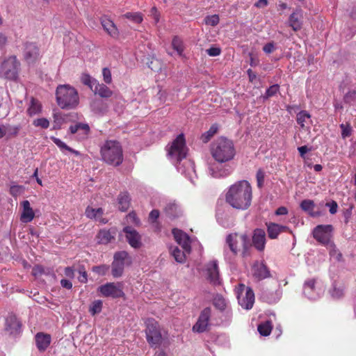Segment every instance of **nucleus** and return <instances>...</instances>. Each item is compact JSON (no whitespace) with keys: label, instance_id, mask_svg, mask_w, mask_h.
<instances>
[{"label":"nucleus","instance_id":"nucleus-1","mask_svg":"<svg viewBox=\"0 0 356 356\" xmlns=\"http://www.w3.org/2000/svg\"><path fill=\"white\" fill-rule=\"evenodd\" d=\"M167 151L169 159L177 170L193 182L196 177L194 163L186 159L187 148L184 135L179 134L167 147Z\"/></svg>","mask_w":356,"mask_h":356},{"label":"nucleus","instance_id":"nucleus-2","mask_svg":"<svg viewBox=\"0 0 356 356\" xmlns=\"http://www.w3.org/2000/svg\"><path fill=\"white\" fill-rule=\"evenodd\" d=\"M252 198V187L248 181H238L228 188L225 200L232 208L246 210L251 204Z\"/></svg>","mask_w":356,"mask_h":356},{"label":"nucleus","instance_id":"nucleus-3","mask_svg":"<svg viewBox=\"0 0 356 356\" xmlns=\"http://www.w3.org/2000/svg\"><path fill=\"white\" fill-rule=\"evenodd\" d=\"M56 97L58 105L63 109L75 108L79 102L77 90L68 84L58 86Z\"/></svg>","mask_w":356,"mask_h":356},{"label":"nucleus","instance_id":"nucleus-4","mask_svg":"<svg viewBox=\"0 0 356 356\" xmlns=\"http://www.w3.org/2000/svg\"><path fill=\"white\" fill-rule=\"evenodd\" d=\"M211 152L213 158L218 163H226L233 159L235 155L233 143L223 137L213 143Z\"/></svg>","mask_w":356,"mask_h":356},{"label":"nucleus","instance_id":"nucleus-5","mask_svg":"<svg viewBox=\"0 0 356 356\" xmlns=\"http://www.w3.org/2000/svg\"><path fill=\"white\" fill-rule=\"evenodd\" d=\"M102 160L106 163L118 166L123 161L122 149L115 140H107L101 147Z\"/></svg>","mask_w":356,"mask_h":356},{"label":"nucleus","instance_id":"nucleus-6","mask_svg":"<svg viewBox=\"0 0 356 356\" xmlns=\"http://www.w3.org/2000/svg\"><path fill=\"white\" fill-rule=\"evenodd\" d=\"M172 234L176 242L181 246L184 251H181L177 247H170V254L175 261L179 263H184L186 259L185 253H189L191 251V239L189 236L178 229H173Z\"/></svg>","mask_w":356,"mask_h":356},{"label":"nucleus","instance_id":"nucleus-7","mask_svg":"<svg viewBox=\"0 0 356 356\" xmlns=\"http://www.w3.org/2000/svg\"><path fill=\"white\" fill-rule=\"evenodd\" d=\"M227 244L233 255L241 252L245 256L251 246L249 237L245 234H231L226 239Z\"/></svg>","mask_w":356,"mask_h":356},{"label":"nucleus","instance_id":"nucleus-8","mask_svg":"<svg viewBox=\"0 0 356 356\" xmlns=\"http://www.w3.org/2000/svg\"><path fill=\"white\" fill-rule=\"evenodd\" d=\"M132 263L131 257L125 251L118 252L114 254L113 261L111 265V273L114 277H120L122 275L124 267Z\"/></svg>","mask_w":356,"mask_h":356},{"label":"nucleus","instance_id":"nucleus-9","mask_svg":"<svg viewBox=\"0 0 356 356\" xmlns=\"http://www.w3.org/2000/svg\"><path fill=\"white\" fill-rule=\"evenodd\" d=\"M19 63L15 56L5 58L0 65V76L7 79L15 80L17 77Z\"/></svg>","mask_w":356,"mask_h":356},{"label":"nucleus","instance_id":"nucleus-10","mask_svg":"<svg viewBox=\"0 0 356 356\" xmlns=\"http://www.w3.org/2000/svg\"><path fill=\"white\" fill-rule=\"evenodd\" d=\"M324 291L323 284L317 279H308L304 283L303 293L308 299L317 300L324 293Z\"/></svg>","mask_w":356,"mask_h":356},{"label":"nucleus","instance_id":"nucleus-11","mask_svg":"<svg viewBox=\"0 0 356 356\" xmlns=\"http://www.w3.org/2000/svg\"><path fill=\"white\" fill-rule=\"evenodd\" d=\"M236 293L238 302L241 307L247 310L252 308L255 298L254 293L251 288L240 284L236 288Z\"/></svg>","mask_w":356,"mask_h":356},{"label":"nucleus","instance_id":"nucleus-12","mask_svg":"<svg viewBox=\"0 0 356 356\" xmlns=\"http://www.w3.org/2000/svg\"><path fill=\"white\" fill-rule=\"evenodd\" d=\"M146 339L152 347H157L161 342L162 336L159 325L154 319L149 318L146 321Z\"/></svg>","mask_w":356,"mask_h":356},{"label":"nucleus","instance_id":"nucleus-13","mask_svg":"<svg viewBox=\"0 0 356 356\" xmlns=\"http://www.w3.org/2000/svg\"><path fill=\"white\" fill-rule=\"evenodd\" d=\"M333 227L330 225H321L316 226L313 230L314 238L325 246L332 242Z\"/></svg>","mask_w":356,"mask_h":356},{"label":"nucleus","instance_id":"nucleus-14","mask_svg":"<svg viewBox=\"0 0 356 356\" xmlns=\"http://www.w3.org/2000/svg\"><path fill=\"white\" fill-rule=\"evenodd\" d=\"M98 292L104 297L113 298H120L124 296L122 284L120 283L108 282L98 287Z\"/></svg>","mask_w":356,"mask_h":356},{"label":"nucleus","instance_id":"nucleus-15","mask_svg":"<svg viewBox=\"0 0 356 356\" xmlns=\"http://www.w3.org/2000/svg\"><path fill=\"white\" fill-rule=\"evenodd\" d=\"M211 316V309L209 307L204 308L197 318L196 323L193 326L194 332L202 333L207 331L209 325V320Z\"/></svg>","mask_w":356,"mask_h":356},{"label":"nucleus","instance_id":"nucleus-16","mask_svg":"<svg viewBox=\"0 0 356 356\" xmlns=\"http://www.w3.org/2000/svg\"><path fill=\"white\" fill-rule=\"evenodd\" d=\"M204 273L211 283L213 284H220V275L216 260H212L206 264Z\"/></svg>","mask_w":356,"mask_h":356},{"label":"nucleus","instance_id":"nucleus-17","mask_svg":"<svg viewBox=\"0 0 356 356\" xmlns=\"http://www.w3.org/2000/svg\"><path fill=\"white\" fill-rule=\"evenodd\" d=\"M222 163H211L209 165V173L213 178H222L229 176L233 169L229 165H222Z\"/></svg>","mask_w":356,"mask_h":356},{"label":"nucleus","instance_id":"nucleus-18","mask_svg":"<svg viewBox=\"0 0 356 356\" xmlns=\"http://www.w3.org/2000/svg\"><path fill=\"white\" fill-rule=\"evenodd\" d=\"M282 295V290L280 285H277V287L274 290L270 289H264L262 292L261 298L264 301L273 304L280 300Z\"/></svg>","mask_w":356,"mask_h":356},{"label":"nucleus","instance_id":"nucleus-19","mask_svg":"<svg viewBox=\"0 0 356 356\" xmlns=\"http://www.w3.org/2000/svg\"><path fill=\"white\" fill-rule=\"evenodd\" d=\"M123 232L125 233L128 243L132 248L140 247L142 244L140 235L134 229L131 227H125Z\"/></svg>","mask_w":356,"mask_h":356},{"label":"nucleus","instance_id":"nucleus-20","mask_svg":"<svg viewBox=\"0 0 356 356\" xmlns=\"http://www.w3.org/2000/svg\"><path fill=\"white\" fill-rule=\"evenodd\" d=\"M21 207L20 220L24 223L31 222L35 218V213L30 202L28 200H24L21 202Z\"/></svg>","mask_w":356,"mask_h":356},{"label":"nucleus","instance_id":"nucleus-21","mask_svg":"<svg viewBox=\"0 0 356 356\" xmlns=\"http://www.w3.org/2000/svg\"><path fill=\"white\" fill-rule=\"evenodd\" d=\"M253 276L258 280H261L270 277V272L263 262H256L252 268Z\"/></svg>","mask_w":356,"mask_h":356},{"label":"nucleus","instance_id":"nucleus-22","mask_svg":"<svg viewBox=\"0 0 356 356\" xmlns=\"http://www.w3.org/2000/svg\"><path fill=\"white\" fill-rule=\"evenodd\" d=\"M35 341L37 348L40 352H43L49 346L51 337L49 334L38 332L35 336Z\"/></svg>","mask_w":356,"mask_h":356},{"label":"nucleus","instance_id":"nucleus-23","mask_svg":"<svg viewBox=\"0 0 356 356\" xmlns=\"http://www.w3.org/2000/svg\"><path fill=\"white\" fill-rule=\"evenodd\" d=\"M24 58L29 63H33L39 57V50L33 43H26L24 47Z\"/></svg>","mask_w":356,"mask_h":356},{"label":"nucleus","instance_id":"nucleus-24","mask_svg":"<svg viewBox=\"0 0 356 356\" xmlns=\"http://www.w3.org/2000/svg\"><path fill=\"white\" fill-rule=\"evenodd\" d=\"M252 243L258 250H263L266 244V233L263 229H257L252 236Z\"/></svg>","mask_w":356,"mask_h":356},{"label":"nucleus","instance_id":"nucleus-25","mask_svg":"<svg viewBox=\"0 0 356 356\" xmlns=\"http://www.w3.org/2000/svg\"><path fill=\"white\" fill-rule=\"evenodd\" d=\"M21 324L14 315H9L6 319V330L10 334H16L20 330Z\"/></svg>","mask_w":356,"mask_h":356},{"label":"nucleus","instance_id":"nucleus-26","mask_svg":"<svg viewBox=\"0 0 356 356\" xmlns=\"http://www.w3.org/2000/svg\"><path fill=\"white\" fill-rule=\"evenodd\" d=\"M302 13L300 10L293 12L289 17V26L293 31H299L302 28Z\"/></svg>","mask_w":356,"mask_h":356},{"label":"nucleus","instance_id":"nucleus-27","mask_svg":"<svg viewBox=\"0 0 356 356\" xmlns=\"http://www.w3.org/2000/svg\"><path fill=\"white\" fill-rule=\"evenodd\" d=\"M116 234L115 229L100 230L97 236V242L99 243L106 244L114 238Z\"/></svg>","mask_w":356,"mask_h":356},{"label":"nucleus","instance_id":"nucleus-28","mask_svg":"<svg viewBox=\"0 0 356 356\" xmlns=\"http://www.w3.org/2000/svg\"><path fill=\"white\" fill-rule=\"evenodd\" d=\"M345 285L341 282H334L332 284L329 293L334 299H339L344 295Z\"/></svg>","mask_w":356,"mask_h":356},{"label":"nucleus","instance_id":"nucleus-29","mask_svg":"<svg viewBox=\"0 0 356 356\" xmlns=\"http://www.w3.org/2000/svg\"><path fill=\"white\" fill-rule=\"evenodd\" d=\"M267 228L268 236L273 239L276 238L280 233L285 232L288 229V227L286 226L280 225L273 222L268 224Z\"/></svg>","mask_w":356,"mask_h":356},{"label":"nucleus","instance_id":"nucleus-30","mask_svg":"<svg viewBox=\"0 0 356 356\" xmlns=\"http://www.w3.org/2000/svg\"><path fill=\"white\" fill-rule=\"evenodd\" d=\"M104 29L112 37L115 38L118 35V30L110 19L104 17L101 21Z\"/></svg>","mask_w":356,"mask_h":356},{"label":"nucleus","instance_id":"nucleus-31","mask_svg":"<svg viewBox=\"0 0 356 356\" xmlns=\"http://www.w3.org/2000/svg\"><path fill=\"white\" fill-rule=\"evenodd\" d=\"M300 208L302 211L307 213L312 217H318L320 213L314 211L315 204L312 200H304L300 203Z\"/></svg>","mask_w":356,"mask_h":356},{"label":"nucleus","instance_id":"nucleus-32","mask_svg":"<svg viewBox=\"0 0 356 356\" xmlns=\"http://www.w3.org/2000/svg\"><path fill=\"white\" fill-rule=\"evenodd\" d=\"M95 95H98L102 97H109L112 95V91L104 84L99 83L97 81L94 85V88L91 90Z\"/></svg>","mask_w":356,"mask_h":356},{"label":"nucleus","instance_id":"nucleus-33","mask_svg":"<svg viewBox=\"0 0 356 356\" xmlns=\"http://www.w3.org/2000/svg\"><path fill=\"white\" fill-rule=\"evenodd\" d=\"M297 122L302 128H305L311 122V115L306 111H301L297 114Z\"/></svg>","mask_w":356,"mask_h":356},{"label":"nucleus","instance_id":"nucleus-34","mask_svg":"<svg viewBox=\"0 0 356 356\" xmlns=\"http://www.w3.org/2000/svg\"><path fill=\"white\" fill-rule=\"evenodd\" d=\"M119 209L125 211L129 207L130 197L127 192L121 193L118 198Z\"/></svg>","mask_w":356,"mask_h":356},{"label":"nucleus","instance_id":"nucleus-35","mask_svg":"<svg viewBox=\"0 0 356 356\" xmlns=\"http://www.w3.org/2000/svg\"><path fill=\"white\" fill-rule=\"evenodd\" d=\"M42 111V106L39 101L32 98L27 108V113L30 116L40 113Z\"/></svg>","mask_w":356,"mask_h":356},{"label":"nucleus","instance_id":"nucleus-36","mask_svg":"<svg viewBox=\"0 0 356 356\" xmlns=\"http://www.w3.org/2000/svg\"><path fill=\"white\" fill-rule=\"evenodd\" d=\"M103 214L102 208L95 209L91 207H88L86 209V216L90 219H95L100 220Z\"/></svg>","mask_w":356,"mask_h":356},{"label":"nucleus","instance_id":"nucleus-37","mask_svg":"<svg viewBox=\"0 0 356 356\" xmlns=\"http://www.w3.org/2000/svg\"><path fill=\"white\" fill-rule=\"evenodd\" d=\"M213 305L217 309H218L221 311L229 309L228 301H227L224 298H222L220 296H216L214 298Z\"/></svg>","mask_w":356,"mask_h":356},{"label":"nucleus","instance_id":"nucleus-38","mask_svg":"<svg viewBox=\"0 0 356 356\" xmlns=\"http://www.w3.org/2000/svg\"><path fill=\"white\" fill-rule=\"evenodd\" d=\"M273 326L271 323L268 321L261 323L258 325V331L262 336H268L272 330Z\"/></svg>","mask_w":356,"mask_h":356},{"label":"nucleus","instance_id":"nucleus-39","mask_svg":"<svg viewBox=\"0 0 356 356\" xmlns=\"http://www.w3.org/2000/svg\"><path fill=\"white\" fill-rule=\"evenodd\" d=\"M20 129H21V127L19 125L13 126V125H10V124H5L6 136L8 138L16 136L18 134Z\"/></svg>","mask_w":356,"mask_h":356},{"label":"nucleus","instance_id":"nucleus-40","mask_svg":"<svg viewBox=\"0 0 356 356\" xmlns=\"http://www.w3.org/2000/svg\"><path fill=\"white\" fill-rule=\"evenodd\" d=\"M218 127L217 124H213L209 129L202 135V140L204 143L208 142L211 137L217 133Z\"/></svg>","mask_w":356,"mask_h":356},{"label":"nucleus","instance_id":"nucleus-41","mask_svg":"<svg viewBox=\"0 0 356 356\" xmlns=\"http://www.w3.org/2000/svg\"><path fill=\"white\" fill-rule=\"evenodd\" d=\"M172 46L179 56H182L184 52V45L182 40L179 38L175 37L172 39Z\"/></svg>","mask_w":356,"mask_h":356},{"label":"nucleus","instance_id":"nucleus-42","mask_svg":"<svg viewBox=\"0 0 356 356\" xmlns=\"http://www.w3.org/2000/svg\"><path fill=\"white\" fill-rule=\"evenodd\" d=\"M326 248L329 250L330 254L331 257L333 259L339 261L341 258V254L339 252V251L337 249L335 245L333 242H331L330 243L325 245Z\"/></svg>","mask_w":356,"mask_h":356},{"label":"nucleus","instance_id":"nucleus-43","mask_svg":"<svg viewBox=\"0 0 356 356\" xmlns=\"http://www.w3.org/2000/svg\"><path fill=\"white\" fill-rule=\"evenodd\" d=\"M102 309V301L99 300L92 302L89 308L90 313L94 316L101 312Z\"/></svg>","mask_w":356,"mask_h":356},{"label":"nucleus","instance_id":"nucleus-44","mask_svg":"<svg viewBox=\"0 0 356 356\" xmlns=\"http://www.w3.org/2000/svg\"><path fill=\"white\" fill-rule=\"evenodd\" d=\"M124 17L127 19L131 20L135 23L140 24L143 22V15L140 13H127L124 15Z\"/></svg>","mask_w":356,"mask_h":356},{"label":"nucleus","instance_id":"nucleus-45","mask_svg":"<svg viewBox=\"0 0 356 356\" xmlns=\"http://www.w3.org/2000/svg\"><path fill=\"white\" fill-rule=\"evenodd\" d=\"M81 81L84 85L88 86L90 90L94 88V85L97 82L95 79L92 78L88 74H83L81 76Z\"/></svg>","mask_w":356,"mask_h":356},{"label":"nucleus","instance_id":"nucleus-46","mask_svg":"<svg viewBox=\"0 0 356 356\" xmlns=\"http://www.w3.org/2000/svg\"><path fill=\"white\" fill-rule=\"evenodd\" d=\"M24 191V186L21 185H13L10 188V193L15 197L22 195Z\"/></svg>","mask_w":356,"mask_h":356},{"label":"nucleus","instance_id":"nucleus-47","mask_svg":"<svg viewBox=\"0 0 356 356\" xmlns=\"http://www.w3.org/2000/svg\"><path fill=\"white\" fill-rule=\"evenodd\" d=\"M343 100L346 103L351 104L356 101V89L349 90L344 95Z\"/></svg>","mask_w":356,"mask_h":356},{"label":"nucleus","instance_id":"nucleus-48","mask_svg":"<svg viewBox=\"0 0 356 356\" xmlns=\"http://www.w3.org/2000/svg\"><path fill=\"white\" fill-rule=\"evenodd\" d=\"M33 124L37 127L47 129L49 126V121L44 118H37L33 121Z\"/></svg>","mask_w":356,"mask_h":356},{"label":"nucleus","instance_id":"nucleus-49","mask_svg":"<svg viewBox=\"0 0 356 356\" xmlns=\"http://www.w3.org/2000/svg\"><path fill=\"white\" fill-rule=\"evenodd\" d=\"M204 22L207 25L215 26L219 23V17L218 15L207 16Z\"/></svg>","mask_w":356,"mask_h":356},{"label":"nucleus","instance_id":"nucleus-50","mask_svg":"<svg viewBox=\"0 0 356 356\" xmlns=\"http://www.w3.org/2000/svg\"><path fill=\"white\" fill-rule=\"evenodd\" d=\"M109 270V266L106 265H102L98 266H94L92 271L99 275H104L107 273Z\"/></svg>","mask_w":356,"mask_h":356},{"label":"nucleus","instance_id":"nucleus-51","mask_svg":"<svg viewBox=\"0 0 356 356\" xmlns=\"http://www.w3.org/2000/svg\"><path fill=\"white\" fill-rule=\"evenodd\" d=\"M50 138L60 148L61 151L70 149V147L67 146L60 139L56 138L54 136H51Z\"/></svg>","mask_w":356,"mask_h":356},{"label":"nucleus","instance_id":"nucleus-52","mask_svg":"<svg viewBox=\"0 0 356 356\" xmlns=\"http://www.w3.org/2000/svg\"><path fill=\"white\" fill-rule=\"evenodd\" d=\"M102 76H103V79L106 83L109 84L111 83V81H112L111 72L108 68L104 67L102 70Z\"/></svg>","mask_w":356,"mask_h":356},{"label":"nucleus","instance_id":"nucleus-53","mask_svg":"<svg viewBox=\"0 0 356 356\" xmlns=\"http://www.w3.org/2000/svg\"><path fill=\"white\" fill-rule=\"evenodd\" d=\"M340 128L341 129V136L343 138H346L350 136L351 134V127L348 124H341L340 125Z\"/></svg>","mask_w":356,"mask_h":356},{"label":"nucleus","instance_id":"nucleus-54","mask_svg":"<svg viewBox=\"0 0 356 356\" xmlns=\"http://www.w3.org/2000/svg\"><path fill=\"white\" fill-rule=\"evenodd\" d=\"M279 91V86L275 84L268 88L266 92V97H270L275 95Z\"/></svg>","mask_w":356,"mask_h":356},{"label":"nucleus","instance_id":"nucleus-55","mask_svg":"<svg viewBox=\"0 0 356 356\" xmlns=\"http://www.w3.org/2000/svg\"><path fill=\"white\" fill-rule=\"evenodd\" d=\"M207 54L210 56H217L220 54L221 49L217 47H211L206 50Z\"/></svg>","mask_w":356,"mask_h":356},{"label":"nucleus","instance_id":"nucleus-56","mask_svg":"<svg viewBox=\"0 0 356 356\" xmlns=\"http://www.w3.org/2000/svg\"><path fill=\"white\" fill-rule=\"evenodd\" d=\"M264 177L265 174L264 172L259 170L257 172V186L259 187H261L263 186L264 181Z\"/></svg>","mask_w":356,"mask_h":356},{"label":"nucleus","instance_id":"nucleus-57","mask_svg":"<svg viewBox=\"0 0 356 356\" xmlns=\"http://www.w3.org/2000/svg\"><path fill=\"white\" fill-rule=\"evenodd\" d=\"M149 15L154 19L155 24L159 22L160 15L156 7L152 8Z\"/></svg>","mask_w":356,"mask_h":356},{"label":"nucleus","instance_id":"nucleus-58","mask_svg":"<svg viewBox=\"0 0 356 356\" xmlns=\"http://www.w3.org/2000/svg\"><path fill=\"white\" fill-rule=\"evenodd\" d=\"M8 42L7 35L0 32V51L3 50Z\"/></svg>","mask_w":356,"mask_h":356},{"label":"nucleus","instance_id":"nucleus-59","mask_svg":"<svg viewBox=\"0 0 356 356\" xmlns=\"http://www.w3.org/2000/svg\"><path fill=\"white\" fill-rule=\"evenodd\" d=\"M275 49V44L273 42H268L263 47V51L266 54H270Z\"/></svg>","mask_w":356,"mask_h":356},{"label":"nucleus","instance_id":"nucleus-60","mask_svg":"<svg viewBox=\"0 0 356 356\" xmlns=\"http://www.w3.org/2000/svg\"><path fill=\"white\" fill-rule=\"evenodd\" d=\"M127 220L128 222H132L136 225L139 223V220L137 218L136 213L134 212L129 213V215L127 216Z\"/></svg>","mask_w":356,"mask_h":356},{"label":"nucleus","instance_id":"nucleus-61","mask_svg":"<svg viewBox=\"0 0 356 356\" xmlns=\"http://www.w3.org/2000/svg\"><path fill=\"white\" fill-rule=\"evenodd\" d=\"M326 207L330 208V212L332 214H334L337 211L338 205L335 201H332V202L326 203Z\"/></svg>","mask_w":356,"mask_h":356},{"label":"nucleus","instance_id":"nucleus-62","mask_svg":"<svg viewBox=\"0 0 356 356\" xmlns=\"http://www.w3.org/2000/svg\"><path fill=\"white\" fill-rule=\"evenodd\" d=\"M159 211L158 210H152L149 213V219L152 222H154L159 218Z\"/></svg>","mask_w":356,"mask_h":356},{"label":"nucleus","instance_id":"nucleus-63","mask_svg":"<svg viewBox=\"0 0 356 356\" xmlns=\"http://www.w3.org/2000/svg\"><path fill=\"white\" fill-rule=\"evenodd\" d=\"M268 0H258L254 3V6L258 8H264L268 6Z\"/></svg>","mask_w":356,"mask_h":356},{"label":"nucleus","instance_id":"nucleus-64","mask_svg":"<svg viewBox=\"0 0 356 356\" xmlns=\"http://www.w3.org/2000/svg\"><path fill=\"white\" fill-rule=\"evenodd\" d=\"M65 275L69 278H73L74 276V270L71 267H67L65 268Z\"/></svg>","mask_w":356,"mask_h":356}]
</instances>
